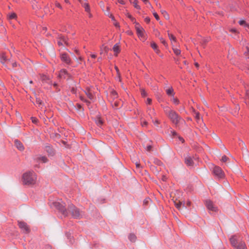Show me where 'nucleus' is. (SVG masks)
Listing matches in <instances>:
<instances>
[{"label": "nucleus", "mask_w": 249, "mask_h": 249, "mask_svg": "<svg viewBox=\"0 0 249 249\" xmlns=\"http://www.w3.org/2000/svg\"><path fill=\"white\" fill-rule=\"evenodd\" d=\"M151 148H152V146L151 145H148L147 147H146V150L148 151H150L151 150Z\"/></svg>", "instance_id": "nucleus-58"}, {"label": "nucleus", "mask_w": 249, "mask_h": 249, "mask_svg": "<svg viewBox=\"0 0 249 249\" xmlns=\"http://www.w3.org/2000/svg\"><path fill=\"white\" fill-rule=\"evenodd\" d=\"M59 77L61 79H68L70 77V76L66 70H62L59 72Z\"/></svg>", "instance_id": "nucleus-11"}, {"label": "nucleus", "mask_w": 249, "mask_h": 249, "mask_svg": "<svg viewBox=\"0 0 249 249\" xmlns=\"http://www.w3.org/2000/svg\"><path fill=\"white\" fill-rule=\"evenodd\" d=\"M154 163L158 166H161L163 165L162 162L159 159H155L154 160Z\"/></svg>", "instance_id": "nucleus-31"}, {"label": "nucleus", "mask_w": 249, "mask_h": 249, "mask_svg": "<svg viewBox=\"0 0 249 249\" xmlns=\"http://www.w3.org/2000/svg\"><path fill=\"white\" fill-rule=\"evenodd\" d=\"M98 125L100 126L103 124V121L100 119H99L96 122Z\"/></svg>", "instance_id": "nucleus-46"}, {"label": "nucleus", "mask_w": 249, "mask_h": 249, "mask_svg": "<svg viewBox=\"0 0 249 249\" xmlns=\"http://www.w3.org/2000/svg\"><path fill=\"white\" fill-rule=\"evenodd\" d=\"M239 24L240 25H242V26H248V24L244 20H239Z\"/></svg>", "instance_id": "nucleus-37"}, {"label": "nucleus", "mask_w": 249, "mask_h": 249, "mask_svg": "<svg viewBox=\"0 0 249 249\" xmlns=\"http://www.w3.org/2000/svg\"><path fill=\"white\" fill-rule=\"evenodd\" d=\"M175 205L176 206V208L180 210L181 209V207L182 206V201H178V202H174Z\"/></svg>", "instance_id": "nucleus-25"}, {"label": "nucleus", "mask_w": 249, "mask_h": 249, "mask_svg": "<svg viewBox=\"0 0 249 249\" xmlns=\"http://www.w3.org/2000/svg\"><path fill=\"white\" fill-rule=\"evenodd\" d=\"M168 35L170 40L172 42H176V38L174 35H173L172 34H170L169 32H168Z\"/></svg>", "instance_id": "nucleus-27"}, {"label": "nucleus", "mask_w": 249, "mask_h": 249, "mask_svg": "<svg viewBox=\"0 0 249 249\" xmlns=\"http://www.w3.org/2000/svg\"><path fill=\"white\" fill-rule=\"evenodd\" d=\"M111 95L113 99L117 98L118 97L117 93L114 90L111 91Z\"/></svg>", "instance_id": "nucleus-38"}, {"label": "nucleus", "mask_w": 249, "mask_h": 249, "mask_svg": "<svg viewBox=\"0 0 249 249\" xmlns=\"http://www.w3.org/2000/svg\"><path fill=\"white\" fill-rule=\"evenodd\" d=\"M144 21L147 23H149L150 21V19L148 17H146L144 18Z\"/></svg>", "instance_id": "nucleus-56"}, {"label": "nucleus", "mask_w": 249, "mask_h": 249, "mask_svg": "<svg viewBox=\"0 0 249 249\" xmlns=\"http://www.w3.org/2000/svg\"><path fill=\"white\" fill-rule=\"evenodd\" d=\"M153 14L154 16V17L157 20H159L160 19V18H159V16H158V15L157 14V13H156L155 12H153Z\"/></svg>", "instance_id": "nucleus-44"}, {"label": "nucleus", "mask_w": 249, "mask_h": 249, "mask_svg": "<svg viewBox=\"0 0 249 249\" xmlns=\"http://www.w3.org/2000/svg\"><path fill=\"white\" fill-rule=\"evenodd\" d=\"M141 95L143 97H145L147 96V93L144 89H141Z\"/></svg>", "instance_id": "nucleus-39"}, {"label": "nucleus", "mask_w": 249, "mask_h": 249, "mask_svg": "<svg viewBox=\"0 0 249 249\" xmlns=\"http://www.w3.org/2000/svg\"><path fill=\"white\" fill-rule=\"evenodd\" d=\"M147 112L151 118L152 119V116L155 114L154 109L150 107H147Z\"/></svg>", "instance_id": "nucleus-20"}, {"label": "nucleus", "mask_w": 249, "mask_h": 249, "mask_svg": "<svg viewBox=\"0 0 249 249\" xmlns=\"http://www.w3.org/2000/svg\"><path fill=\"white\" fill-rule=\"evenodd\" d=\"M82 6L84 8L85 10L87 13H89L90 11V7L88 1L84 2L82 4Z\"/></svg>", "instance_id": "nucleus-18"}, {"label": "nucleus", "mask_w": 249, "mask_h": 249, "mask_svg": "<svg viewBox=\"0 0 249 249\" xmlns=\"http://www.w3.org/2000/svg\"><path fill=\"white\" fill-rule=\"evenodd\" d=\"M55 6L57 7H58V8H59L60 9H62V7L61 5H60V4L59 3H58V2H55Z\"/></svg>", "instance_id": "nucleus-52"}, {"label": "nucleus", "mask_w": 249, "mask_h": 249, "mask_svg": "<svg viewBox=\"0 0 249 249\" xmlns=\"http://www.w3.org/2000/svg\"><path fill=\"white\" fill-rule=\"evenodd\" d=\"M15 145L16 147L20 151H22L24 149V147L23 144L18 140H15Z\"/></svg>", "instance_id": "nucleus-13"}, {"label": "nucleus", "mask_w": 249, "mask_h": 249, "mask_svg": "<svg viewBox=\"0 0 249 249\" xmlns=\"http://www.w3.org/2000/svg\"><path fill=\"white\" fill-rule=\"evenodd\" d=\"M205 206L209 211L212 212H216L218 211V208L210 200H206L205 202Z\"/></svg>", "instance_id": "nucleus-6"}, {"label": "nucleus", "mask_w": 249, "mask_h": 249, "mask_svg": "<svg viewBox=\"0 0 249 249\" xmlns=\"http://www.w3.org/2000/svg\"><path fill=\"white\" fill-rule=\"evenodd\" d=\"M71 91L73 94H75L76 93V90L74 88H72Z\"/></svg>", "instance_id": "nucleus-61"}, {"label": "nucleus", "mask_w": 249, "mask_h": 249, "mask_svg": "<svg viewBox=\"0 0 249 249\" xmlns=\"http://www.w3.org/2000/svg\"><path fill=\"white\" fill-rule=\"evenodd\" d=\"M239 146H242V149L243 151L244 150H247V147L245 145V143L241 140H239Z\"/></svg>", "instance_id": "nucleus-23"}, {"label": "nucleus", "mask_w": 249, "mask_h": 249, "mask_svg": "<svg viewBox=\"0 0 249 249\" xmlns=\"http://www.w3.org/2000/svg\"><path fill=\"white\" fill-rule=\"evenodd\" d=\"M61 60L63 61H65L66 62H69L71 61L69 56L68 54L66 53H61L60 55Z\"/></svg>", "instance_id": "nucleus-17"}, {"label": "nucleus", "mask_w": 249, "mask_h": 249, "mask_svg": "<svg viewBox=\"0 0 249 249\" xmlns=\"http://www.w3.org/2000/svg\"><path fill=\"white\" fill-rule=\"evenodd\" d=\"M18 225L22 231L26 234L30 232V229L26 223L22 221H18Z\"/></svg>", "instance_id": "nucleus-7"}, {"label": "nucleus", "mask_w": 249, "mask_h": 249, "mask_svg": "<svg viewBox=\"0 0 249 249\" xmlns=\"http://www.w3.org/2000/svg\"><path fill=\"white\" fill-rule=\"evenodd\" d=\"M165 112L172 123L175 124L176 127H178L179 124L181 121L185 123L181 117H180L175 111L167 108L165 110Z\"/></svg>", "instance_id": "nucleus-2"}, {"label": "nucleus", "mask_w": 249, "mask_h": 249, "mask_svg": "<svg viewBox=\"0 0 249 249\" xmlns=\"http://www.w3.org/2000/svg\"><path fill=\"white\" fill-rule=\"evenodd\" d=\"M185 163L188 166H193L194 161L192 157L189 156H186L185 158Z\"/></svg>", "instance_id": "nucleus-15"}, {"label": "nucleus", "mask_w": 249, "mask_h": 249, "mask_svg": "<svg viewBox=\"0 0 249 249\" xmlns=\"http://www.w3.org/2000/svg\"><path fill=\"white\" fill-rule=\"evenodd\" d=\"M46 248L47 249H52V247L51 246H50V245H46Z\"/></svg>", "instance_id": "nucleus-64"}, {"label": "nucleus", "mask_w": 249, "mask_h": 249, "mask_svg": "<svg viewBox=\"0 0 249 249\" xmlns=\"http://www.w3.org/2000/svg\"><path fill=\"white\" fill-rule=\"evenodd\" d=\"M68 210L71 213L72 216L74 218L80 219L83 216V212L80 211L79 209L75 207L72 204H71L69 206Z\"/></svg>", "instance_id": "nucleus-5"}, {"label": "nucleus", "mask_w": 249, "mask_h": 249, "mask_svg": "<svg viewBox=\"0 0 249 249\" xmlns=\"http://www.w3.org/2000/svg\"><path fill=\"white\" fill-rule=\"evenodd\" d=\"M152 102V100L150 99V98H147V101H146V104H150Z\"/></svg>", "instance_id": "nucleus-55"}, {"label": "nucleus", "mask_w": 249, "mask_h": 249, "mask_svg": "<svg viewBox=\"0 0 249 249\" xmlns=\"http://www.w3.org/2000/svg\"><path fill=\"white\" fill-rule=\"evenodd\" d=\"M213 174L218 178H222L224 177V174L222 169L218 166H215L213 169Z\"/></svg>", "instance_id": "nucleus-8"}, {"label": "nucleus", "mask_w": 249, "mask_h": 249, "mask_svg": "<svg viewBox=\"0 0 249 249\" xmlns=\"http://www.w3.org/2000/svg\"><path fill=\"white\" fill-rule=\"evenodd\" d=\"M191 201H188L186 203V207H187V206H188V207L190 206H191Z\"/></svg>", "instance_id": "nucleus-60"}, {"label": "nucleus", "mask_w": 249, "mask_h": 249, "mask_svg": "<svg viewBox=\"0 0 249 249\" xmlns=\"http://www.w3.org/2000/svg\"><path fill=\"white\" fill-rule=\"evenodd\" d=\"M228 159H229V158L226 156L224 155L222 157L221 160L223 162H226V161H227L228 160Z\"/></svg>", "instance_id": "nucleus-43"}, {"label": "nucleus", "mask_w": 249, "mask_h": 249, "mask_svg": "<svg viewBox=\"0 0 249 249\" xmlns=\"http://www.w3.org/2000/svg\"><path fill=\"white\" fill-rule=\"evenodd\" d=\"M153 122L155 125H158L159 124V121L158 120H156L155 121L153 120Z\"/></svg>", "instance_id": "nucleus-57"}, {"label": "nucleus", "mask_w": 249, "mask_h": 249, "mask_svg": "<svg viewBox=\"0 0 249 249\" xmlns=\"http://www.w3.org/2000/svg\"><path fill=\"white\" fill-rule=\"evenodd\" d=\"M109 17H110L113 21L115 20L114 17L111 14H110V15L109 16Z\"/></svg>", "instance_id": "nucleus-59"}, {"label": "nucleus", "mask_w": 249, "mask_h": 249, "mask_svg": "<svg viewBox=\"0 0 249 249\" xmlns=\"http://www.w3.org/2000/svg\"><path fill=\"white\" fill-rule=\"evenodd\" d=\"M160 39L161 41V42L165 46H167V44L166 43V42L165 41V40L162 38V37H160Z\"/></svg>", "instance_id": "nucleus-41"}, {"label": "nucleus", "mask_w": 249, "mask_h": 249, "mask_svg": "<svg viewBox=\"0 0 249 249\" xmlns=\"http://www.w3.org/2000/svg\"><path fill=\"white\" fill-rule=\"evenodd\" d=\"M36 105H38V106L39 107H41L42 108V102L40 98H36Z\"/></svg>", "instance_id": "nucleus-28"}, {"label": "nucleus", "mask_w": 249, "mask_h": 249, "mask_svg": "<svg viewBox=\"0 0 249 249\" xmlns=\"http://www.w3.org/2000/svg\"><path fill=\"white\" fill-rule=\"evenodd\" d=\"M138 1L136 0H135L133 1L132 3L133 6L137 9H140V6L138 4Z\"/></svg>", "instance_id": "nucleus-35"}, {"label": "nucleus", "mask_w": 249, "mask_h": 249, "mask_svg": "<svg viewBox=\"0 0 249 249\" xmlns=\"http://www.w3.org/2000/svg\"><path fill=\"white\" fill-rule=\"evenodd\" d=\"M31 119H32V122L34 123H36L37 122V119L35 117H32L31 118Z\"/></svg>", "instance_id": "nucleus-50"}, {"label": "nucleus", "mask_w": 249, "mask_h": 249, "mask_svg": "<svg viewBox=\"0 0 249 249\" xmlns=\"http://www.w3.org/2000/svg\"><path fill=\"white\" fill-rule=\"evenodd\" d=\"M147 124H148V123L144 120H141V124L142 127L146 126L147 125Z\"/></svg>", "instance_id": "nucleus-40"}, {"label": "nucleus", "mask_w": 249, "mask_h": 249, "mask_svg": "<svg viewBox=\"0 0 249 249\" xmlns=\"http://www.w3.org/2000/svg\"><path fill=\"white\" fill-rule=\"evenodd\" d=\"M50 205L51 207H55L64 217L67 215V211L65 208V203L63 201H54L52 203L50 202Z\"/></svg>", "instance_id": "nucleus-4"}, {"label": "nucleus", "mask_w": 249, "mask_h": 249, "mask_svg": "<svg viewBox=\"0 0 249 249\" xmlns=\"http://www.w3.org/2000/svg\"><path fill=\"white\" fill-rule=\"evenodd\" d=\"M245 49L246 50L245 51L244 55L246 58H249V48L246 47Z\"/></svg>", "instance_id": "nucleus-33"}, {"label": "nucleus", "mask_w": 249, "mask_h": 249, "mask_svg": "<svg viewBox=\"0 0 249 249\" xmlns=\"http://www.w3.org/2000/svg\"><path fill=\"white\" fill-rule=\"evenodd\" d=\"M107 50L108 48H107L106 46H102L101 49V53H106L107 52Z\"/></svg>", "instance_id": "nucleus-36"}, {"label": "nucleus", "mask_w": 249, "mask_h": 249, "mask_svg": "<svg viewBox=\"0 0 249 249\" xmlns=\"http://www.w3.org/2000/svg\"><path fill=\"white\" fill-rule=\"evenodd\" d=\"M151 46L157 53H159V50L158 48V46L155 42L151 43Z\"/></svg>", "instance_id": "nucleus-26"}, {"label": "nucleus", "mask_w": 249, "mask_h": 249, "mask_svg": "<svg viewBox=\"0 0 249 249\" xmlns=\"http://www.w3.org/2000/svg\"><path fill=\"white\" fill-rule=\"evenodd\" d=\"M209 41V39H203L200 42V45L202 47L204 48L205 47L206 44Z\"/></svg>", "instance_id": "nucleus-24"}, {"label": "nucleus", "mask_w": 249, "mask_h": 249, "mask_svg": "<svg viewBox=\"0 0 249 249\" xmlns=\"http://www.w3.org/2000/svg\"><path fill=\"white\" fill-rule=\"evenodd\" d=\"M35 160L36 162L41 161L43 163H46L48 161L47 158L45 156H37L35 158Z\"/></svg>", "instance_id": "nucleus-16"}, {"label": "nucleus", "mask_w": 249, "mask_h": 249, "mask_svg": "<svg viewBox=\"0 0 249 249\" xmlns=\"http://www.w3.org/2000/svg\"><path fill=\"white\" fill-rule=\"evenodd\" d=\"M107 11L105 12V14H106L108 16H109L110 15V13L109 12V8L107 7Z\"/></svg>", "instance_id": "nucleus-54"}, {"label": "nucleus", "mask_w": 249, "mask_h": 249, "mask_svg": "<svg viewBox=\"0 0 249 249\" xmlns=\"http://www.w3.org/2000/svg\"><path fill=\"white\" fill-rule=\"evenodd\" d=\"M170 132L172 134L173 136H176L177 135V132L173 130H171Z\"/></svg>", "instance_id": "nucleus-51"}, {"label": "nucleus", "mask_w": 249, "mask_h": 249, "mask_svg": "<svg viewBox=\"0 0 249 249\" xmlns=\"http://www.w3.org/2000/svg\"><path fill=\"white\" fill-rule=\"evenodd\" d=\"M45 150L50 156H53L55 154L54 149L50 145L45 146Z\"/></svg>", "instance_id": "nucleus-14"}, {"label": "nucleus", "mask_w": 249, "mask_h": 249, "mask_svg": "<svg viewBox=\"0 0 249 249\" xmlns=\"http://www.w3.org/2000/svg\"><path fill=\"white\" fill-rule=\"evenodd\" d=\"M85 94L90 100H92L94 98V95L93 92L90 88L87 87L85 91Z\"/></svg>", "instance_id": "nucleus-12"}, {"label": "nucleus", "mask_w": 249, "mask_h": 249, "mask_svg": "<svg viewBox=\"0 0 249 249\" xmlns=\"http://www.w3.org/2000/svg\"><path fill=\"white\" fill-rule=\"evenodd\" d=\"M57 44L59 46H63V44H66V45H68L69 44L67 41V38L64 36H60L57 41Z\"/></svg>", "instance_id": "nucleus-10"}, {"label": "nucleus", "mask_w": 249, "mask_h": 249, "mask_svg": "<svg viewBox=\"0 0 249 249\" xmlns=\"http://www.w3.org/2000/svg\"><path fill=\"white\" fill-rule=\"evenodd\" d=\"M150 200V199H149V198L145 199L144 200L143 203H144V204H146V203L148 202V200Z\"/></svg>", "instance_id": "nucleus-62"}, {"label": "nucleus", "mask_w": 249, "mask_h": 249, "mask_svg": "<svg viewBox=\"0 0 249 249\" xmlns=\"http://www.w3.org/2000/svg\"><path fill=\"white\" fill-rule=\"evenodd\" d=\"M173 50L176 55H178L180 54V50L177 48H175L174 46H173Z\"/></svg>", "instance_id": "nucleus-29"}, {"label": "nucleus", "mask_w": 249, "mask_h": 249, "mask_svg": "<svg viewBox=\"0 0 249 249\" xmlns=\"http://www.w3.org/2000/svg\"><path fill=\"white\" fill-rule=\"evenodd\" d=\"M173 102L176 105H178L179 103V100L177 98H173Z\"/></svg>", "instance_id": "nucleus-47"}, {"label": "nucleus", "mask_w": 249, "mask_h": 249, "mask_svg": "<svg viewBox=\"0 0 249 249\" xmlns=\"http://www.w3.org/2000/svg\"><path fill=\"white\" fill-rule=\"evenodd\" d=\"M230 31L232 32V33H236L237 32V31L235 29H231Z\"/></svg>", "instance_id": "nucleus-63"}, {"label": "nucleus", "mask_w": 249, "mask_h": 249, "mask_svg": "<svg viewBox=\"0 0 249 249\" xmlns=\"http://www.w3.org/2000/svg\"><path fill=\"white\" fill-rule=\"evenodd\" d=\"M166 93L169 96H174V90L172 88H169L166 90Z\"/></svg>", "instance_id": "nucleus-22"}, {"label": "nucleus", "mask_w": 249, "mask_h": 249, "mask_svg": "<svg viewBox=\"0 0 249 249\" xmlns=\"http://www.w3.org/2000/svg\"><path fill=\"white\" fill-rule=\"evenodd\" d=\"M37 180V175L32 170L24 173L22 177L23 184L25 185L32 186L36 184Z\"/></svg>", "instance_id": "nucleus-1"}, {"label": "nucleus", "mask_w": 249, "mask_h": 249, "mask_svg": "<svg viewBox=\"0 0 249 249\" xmlns=\"http://www.w3.org/2000/svg\"><path fill=\"white\" fill-rule=\"evenodd\" d=\"M80 99L82 101H83L84 102H86L87 104H90V102L85 99L83 97L80 96Z\"/></svg>", "instance_id": "nucleus-48"}, {"label": "nucleus", "mask_w": 249, "mask_h": 249, "mask_svg": "<svg viewBox=\"0 0 249 249\" xmlns=\"http://www.w3.org/2000/svg\"><path fill=\"white\" fill-rule=\"evenodd\" d=\"M161 13L163 15L164 17L166 19H169V16L168 13L164 10L161 11Z\"/></svg>", "instance_id": "nucleus-34"}, {"label": "nucleus", "mask_w": 249, "mask_h": 249, "mask_svg": "<svg viewBox=\"0 0 249 249\" xmlns=\"http://www.w3.org/2000/svg\"><path fill=\"white\" fill-rule=\"evenodd\" d=\"M135 26L138 36L141 37H143L144 32L143 28L138 23H136Z\"/></svg>", "instance_id": "nucleus-9"}, {"label": "nucleus", "mask_w": 249, "mask_h": 249, "mask_svg": "<svg viewBox=\"0 0 249 249\" xmlns=\"http://www.w3.org/2000/svg\"><path fill=\"white\" fill-rule=\"evenodd\" d=\"M16 18V14L15 13H12L9 15V18L10 19H14Z\"/></svg>", "instance_id": "nucleus-45"}, {"label": "nucleus", "mask_w": 249, "mask_h": 249, "mask_svg": "<svg viewBox=\"0 0 249 249\" xmlns=\"http://www.w3.org/2000/svg\"><path fill=\"white\" fill-rule=\"evenodd\" d=\"M40 78L42 81L45 82L49 80V78L47 75L44 74H41L40 75Z\"/></svg>", "instance_id": "nucleus-32"}, {"label": "nucleus", "mask_w": 249, "mask_h": 249, "mask_svg": "<svg viewBox=\"0 0 249 249\" xmlns=\"http://www.w3.org/2000/svg\"><path fill=\"white\" fill-rule=\"evenodd\" d=\"M114 22H113V24L116 27H117V28H119L120 26H119V24L118 22H117L116 21V20L115 21H113Z\"/></svg>", "instance_id": "nucleus-49"}, {"label": "nucleus", "mask_w": 249, "mask_h": 249, "mask_svg": "<svg viewBox=\"0 0 249 249\" xmlns=\"http://www.w3.org/2000/svg\"><path fill=\"white\" fill-rule=\"evenodd\" d=\"M136 236L133 233H130L128 236V239L131 242H135L136 240Z\"/></svg>", "instance_id": "nucleus-21"}, {"label": "nucleus", "mask_w": 249, "mask_h": 249, "mask_svg": "<svg viewBox=\"0 0 249 249\" xmlns=\"http://www.w3.org/2000/svg\"><path fill=\"white\" fill-rule=\"evenodd\" d=\"M195 118L197 120V122H198V121L200 120V114L198 112L196 113Z\"/></svg>", "instance_id": "nucleus-42"}, {"label": "nucleus", "mask_w": 249, "mask_h": 249, "mask_svg": "<svg viewBox=\"0 0 249 249\" xmlns=\"http://www.w3.org/2000/svg\"><path fill=\"white\" fill-rule=\"evenodd\" d=\"M112 106L114 108L120 107L122 106V105L118 101H115L112 104Z\"/></svg>", "instance_id": "nucleus-30"}, {"label": "nucleus", "mask_w": 249, "mask_h": 249, "mask_svg": "<svg viewBox=\"0 0 249 249\" xmlns=\"http://www.w3.org/2000/svg\"><path fill=\"white\" fill-rule=\"evenodd\" d=\"M246 99L249 98V91L247 90L245 94Z\"/></svg>", "instance_id": "nucleus-53"}, {"label": "nucleus", "mask_w": 249, "mask_h": 249, "mask_svg": "<svg viewBox=\"0 0 249 249\" xmlns=\"http://www.w3.org/2000/svg\"><path fill=\"white\" fill-rule=\"evenodd\" d=\"M112 50L116 54H118L120 51V48L119 45L118 44H116L113 46Z\"/></svg>", "instance_id": "nucleus-19"}, {"label": "nucleus", "mask_w": 249, "mask_h": 249, "mask_svg": "<svg viewBox=\"0 0 249 249\" xmlns=\"http://www.w3.org/2000/svg\"><path fill=\"white\" fill-rule=\"evenodd\" d=\"M230 241L231 246L235 249H247L245 243L242 241L240 236L238 235L231 236Z\"/></svg>", "instance_id": "nucleus-3"}]
</instances>
